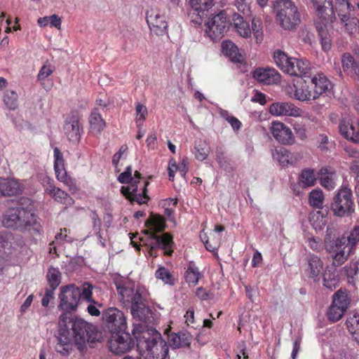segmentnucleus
<instances>
[{"instance_id": "obj_1", "label": "nucleus", "mask_w": 359, "mask_h": 359, "mask_svg": "<svg viewBox=\"0 0 359 359\" xmlns=\"http://www.w3.org/2000/svg\"><path fill=\"white\" fill-rule=\"evenodd\" d=\"M60 333L55 346L57 352L67 355L73 344L82 349L86 343L100 341L101 334L96 327L81 318H68L64 313L60 317Z\"/></svg>"}, {"instance_id": "obj_2", "label": "nucleus", "mask_w": 359, "mask_h": 359, "mask_svg": "<svg viewBox=\"0 0 359 359\" xmlns=\"http://www.w3.org/2000/svg\"><path fill=\"white\" fill-rule=\"evenodd\" d=\"M133 334L137 341L140 354L144 359H165L168 347L161 334L154 329H134Z\"/></svg>"}, {"instance_id": "obj_3", "label": "nucleus", "mask_w": 359, "mask_h": 359, "mask_svg": "<svg viewBox=\"0 0 359 359\" xmlns=\"http://www.w3.org/2000/svg\"><path fill=\"white\" fill-rule=\"evenodd\" d=\"M116 287L121 301L124 304H131V314L140 320H144L150 312L144 302L148 297V292L144 287H135L134 283L124 280L116 283Z\"/></svg>"}, {"instance_id": "obj_4", "label": "nucleus", "mask_w": 359, "mask_h": 359, "mask_svg": "<svg viewBox=\"0 0 359 359\" xmlns=\"http://www.w3.org/2000/svg\"><path fill=\"white\" fill-rule=\"evenodd\" d=\"M316 11L318 19L316 27L320 37L321 46L325 51L330 50L332 46L330 30L333 27L335 20L333 15V7L331 0H311Z\"/></svg>"}, {"instance_id": "obj_5", "label": "nucleus", "mask_w": 359, "mask_h": 359, "mask_svg": "<svg viewBox=\"0 0 359 359\" xmlns=\"http://www.w3.org/2000/svg\"><path fill=\"white\" fill-rule=\"evenodd\" d=\"M302 273L304 277L313 282H318L322 277L324 286L330 289L335 287V283L333 282L339 277L336 269L330 266L325 268L322 259L314 254L307 256L302 266Z\"/></svg>"}, {"instance_id": "obj_6", "label": "nucleus", "mask_w": 359, "mask_h": 359, "mask_svg": "<svg viewBox=\"0 0 359 359\" xmlns=\"http://www.w3.org/2000/svg\"><path fill=\"white\" fill-rule=\"evenodd\" d=\"M141 174L138 171H135L134 176H132V168L130 166L127 167L126 170L121 173L118 177V180L122 184H127L121 188V193L130 201L136 202L138 204H144L149 197L147 195V187L149 182H141Z\"/></svg>"}, {"instance_id": "obj_7", "label": "nucleus", "mask_w": 359, "mask_h": 359, "mask_svg": "<svg viewBox=\"0 0 359 359\" xmlns=\"http://www.w3.org/2000/svg\"><path fill=\"white\" fill-rule=\"evenodd\" d=\"M147 229L144 233L150 236L149 243H147L150 246L149 254L151 256H156L153 253L154 250L158 248H162L164 253L170 255L172 252L171 245L172 238L168 233H164L162 236H156L155 233L163 231L165 228V220L163 217L159 215H151L146 222Z\"/></svg>"}, {"instance_id": "obj_8", "label": "nucleus", "mask_w": 359, "mask_h": 359, "mask_svg": "<svg viewBox=\"0 0 359 359\" xmlns=\"http://www.w3.org/2000/svg\"><path fill=\"white\" fill-rule=\"evenodd\" d=\"M2 223L7 228H18L35 233L41 231V224L36 216L23 208H11L4 213Z\"/></svg>"}, {"instance_id": "obj_9", "label": "nucleus", "mask_w": 359, "mask_h": 359, "mask_svg": "<svg viewBox=\"0 0 359 359\" xmlns=\"http://www.w3.org/2000/svg\"><path fill=\"white\" fill-rule=\"evenodd\" d=\"M273 60L282 72L293 76L302 77L308 72L310 67L307 60L290 57L280 50L273 53Z\"/></svg>"}, {"instance_id": "obj_10", "label": "nucleus", "mask_w": 359, "mask_h": 359, "mask_svg": "<svg viewBox=\"0 0 359 359\" xmlns=\"http://www.w3.org/2000/svg\"><path fill=\"white\" fill-rule=\"evenodd\" d=\"M276 18L285 29H292L300 22L298 9L290 0H276L273 4Z\"/></svg>"}, {"instance_id": "obj_11", "label": "nucleus", "mask_w": 359, "mask_h": 359, "mask_svg": "<svg viewBox=\"0 0 359 359\" xmlns=\"http://www.w3.org/2000/svg\"><path fill=\"white\" fill-rule=\"evenodd\" d=\"M233 24L236 32L242 37L248 39L253 34L257 43H260L264 39V31L262 22L259 19L253 18L252 27L249 23L244 20L243 18L235 13L233 16Z\"/></svg>"}, {"instance_id": "obj_12", "label": "nucleus", "mask_w": 359, "mask_h": 359, "mask_svg": "<svg viewBox=\"0 0 359 359\" xmlns=\"http://www.w3.org/2000/svg\"><path fill=\"white\" fill-rule=\"evenodd\" d=\"M351 189L344 187L340 189L333 198L331 210L337 217H347L352 215L354 211V203Z\"/></svg>"}, {"instance_id": "obj_13", "label": "nucleus", "mask_w": 359, "mask_h": 359, "mask_svg": "<svg viewBox=\"0 0 359 359\" xmlns=\"http://www.w3.org/2000/svg\"><path fill=\"white\" fill-rule=\"evenodd\" d=\"M338 133L346 141L359 144V119L351 113H342L339 120Z\"/></svg>"}, {"instance_id": "obj_14", "label": "nucleus", "mask_w": 359, "mask_h": 359, "mask_svg": "<svg viewBox=\"0 0 359 359\" xmlns=\"http://www.w3.org/2000/svg\"><path fill=\"white\" fill-rule=\"evenodd\" d=\"M325 249L332 255V263L330 266L336 269L344 264L353 252L346 244L344 237H339L325 243Z\"/></svg>"}, {"instance_id": "obj_15", "label": "nucleus", "mask_w": 359, "mask_h": 359, "mask_svg": "<svg viewBox=\"0 0 359 359\" xmlns=\"http://www.w3.org/2000/svg\"><path fill=\"white\" fill-rule=\"evenodd\" d=\"M58 309L69 313L75 311L81 299V290L74 284H69L60 287Z\"/></svg>"}, {"instance_id": "obj_16", "label": "nucleus", "mask_w": 359, "mask_h": 359, "mask_svg": "<svg viewBox=\"0 0 359 359\" xmlns=\"http://www.w3.org/2000/svg\"><path fill=\"white\" fill-rule=\"evenodd\" d=\"M228 20L225 11L211 15L205 23V32L212 40L221 39L227 30Z\"/></svg>"}, {"instance_id": "obj_17", "label": "nucleus", "mask_w": 359, "mask_h": 359, "mask_svg": "<svg viewBox=\"0 0 359 359\" xmlns=\"http://www.w3.org/2000/svg\"><path fill=\"white\" fill-rule=\"evenodd\" d=\"M350 299L346 292L341 290L334 293L332 303L329 307L327 316L331 322H337L339 320L348 308Z\"/></svg>"}, {"instance_id": "obj_18", "label": "nucleus", "mask_w": 359, "mask_h": 359, "mask_svg": "<svg viewBox=\"0 0 359 359\" xmlns=\"http://www.w3.org/2000/svg\"><path fill=\"white\" fill-rule=\"evenodd\" d=\"M108 344L110 351L116 355L125 353L133 346L130 335L123 331L112 333Z\"/></svg>"}, {"instance_id": "obj_19", "label": "nucleus", "mask_w": 359, "mask_h": 359, "mask_svg": "<svg viewBox=\"0 0 359 359\" xmlns=\"http://www.w3.org/2000/svg\"><path fill=\"white\" fill-rule=\"evenodd\" d=\"M104 319L109 327L116 332L124 331L127 327L126 319L123 313L116 308H109L103 314Z\"/></svg>"}, {"instance_id": "obj_20", "label": "nucleus", "mask_w": 359, "mask_h": 359, "mask_svg": "<svg viewBox=\"0 0 359 359\" xmlns=\"http://www.w3.org/2000/svg\"><path fill=\"white\" fill-rule=\"evenodd\" d=\"M270 130L273 137L283 144H292L294 142V137L291 129L283 123L272 122Z\"/></svg>"}, {"instance_id": "obj_21", "label": "nucleus", "mask_w": 359, "mask_h": 359, "mask_svg": "<svg viewBox=\"0 0 359 359\" xmlns=\"http://www.w3.org/2000/svg\"><path fill=\"white\" fill-rule=\"evenodd\" d=\"M25 189L22 181L15 178L0 177V196H14L21 194Z\"/></svg>"}, {"instance_id": "obj_22", "label": "nucleus", "mask_w": 359, "mask_h": 359, "mask_svg": "<svg viewBox=\"0 0 359 359\" xmlns=\"http://www.w3.org/2000/svg\"><path fill=\"white\" fill-rule=\"evenodd\" d=\"M271 114L275 116H302V110L290 102H278L271 104L269 109Z\"/></svg>"}, {"instance_id": "obj_23", "label": "nucleus", "mask_w": 359, "mask_h": 359, "mask_svg": "<svg viewBox=\"0 0 359 359\" xmlns=\"http://www.w3.org/2000/svg\"><path fill=\"white\" fill-rule=\"evenodd\" d=\"M294 97L299 101H310L316 100L315 93L313 90V87L310 83L309 77L306 79L301 78L294 85Z\"/></svg>"}, {"instance_id": "obj_24", "label": "nucleus", "mask_w": 359, "mask_h": 359, "mask_svg": "<svg viewBox=\"0 0 359 359\" xmlns=\"http://www.w3.org/2000/svg\"><path fill=\"white\" fill-rule=\"evenodd\" d=\"M335 6H332L333 10L338 13L341 21L344 23L345 26H351L352 25H355V19L352 18V12L353 11V7L350 4L348 0H335ZM332 2V0H331ZM332 5H333L332 4Z\"/></svg>"}, {"instance_id": "obj_25", "label": "nucleus", "mask_w": 359, "mask_h": 359, "mask_svg": "<svg viewBox=\"0 0 359 359\" xmlns=\"http://www.w3.org/2000/svg\"><path fill=\"white\" fill-rule=\"evenodd\" d=\"M63 130L69 141L77 143L81 137L79 117L76 114L69 115L65 121Z\"/></svg>"}, {"instance_id": "obj_26", "label": "nucleus", "mask_w": 359, "mask_h": 359, "mask_svg": "<svg viewBox=\"0 0 359 359\" xmlns=\"http://www.w3.org/2000/svg\"><path fill=\"white\" fill-rule=\"evenodd\" d=\"M253 78L266 85L278 83L280 81V74L273 68H257L252 72Z\"/></svg>"}, {"instance_id": "obj_27", "label": "nucleus", "mask_w": 359, "mask_h": 359, "mask_svg": "<svg viewBox=\"0 0 359 359\" xmlns=\"http://www.w3.org/2000/svg\"><path fill=\"white\" fill-rule=\"evenodd\" d=\"M54 152V170L56 178L61 182L69 186L72 184V179L67 175L63 156L58 148L55 147Z\"/></svg>"}, {"instance_id": "obj_28", "label": "nucleus", "mask_w": 359, "mask_h": 359, "mask_svg": "<svg viewBox=\"0 0 359 359\" xmlns=\"http://www.w3.org/2000/svg\"><path fill=\"white\" fill-rule=\"evenodd\" d=\"M272 157L283 167L294 165L301 158L300 154L290 153L284 147L276 148L272 151Z\"/></svg>"}, {"instance_id": "obj_29", "label": "nucleus", "mask_w": 359, "mask_h": 359, "mask_svg": "<svg viewBox=\"0 0 359 359\" xmlns=\"http://www.w3.org/2000/svg\"><path fill=\"white\" fill-rule=\"evenodd\" d=\"M147 21L151 30L156 34H161L168 27L165 16L156 11H150L147 13Z\"/></svg>"}, {"instance_id": "obj_30", "label": "nucleus", "mask_w": 359, "mask_h": 359, "mask_svg": "<svg viewBox=\"0 0 359 359\" xmlns=\"http://www.w3.org/2000/svg\"><path fill=\"white\" fill-rule=\"evenodd\" d=\"M310 83L313 87V90L315 93L316 99L319 96L331 88V83L327 78L323 74H318L312 77H309Z\"/></svg>"}, {"instance_id": "obj_31", "label": "nucleus", "mask_w": 359, "mask_h": 359, "mask_svg": "<svg viewBox=\"0 0 359 359\" xmlns=\"http://www.w3.org/2000/svg\"><path fill=\"white\" fill-rule=\"evenodd\" d=\"M342 67L345 72L348 75H359V55L355 56L350 53H344L341 58Z\"/></svg>"}, {"instance_id": "obj_32", "label": "nucleus", "mask_w": 359, "mask_h": 359, "mask_svg": "<svg viewBox=\"0 0 359 359\" xmlns=\"http://www.w3.org/2000/svg\"><path fill=\"white\" fill-rule=\"evenodd\" d=\"M191 11H195L201 20L205 12L210 11L215 5V0H189Z\"/></svg>"}, {"instance_id": "obj_33", "label": "nucleus", "mask_w": 359, "mask_h": 359, "mask_svg": "<svg viewBox=\"0 0 359 359\" xmlns=\"http://www.w3.org/2000/svg\"><path fill=\"white\" fill-rule=\"evenodd\" d=\"M90 130L93 135H99L106 126V123L97 109L92 111L89 117Z\"/></svg>"}, {"instance_id": "obj_34", "label": "nucleus", "mask_w": 359, "mask_h": 359, "mask_svg": "<svg viewBox=\"0 0 359 359\" xmlns=\"http://www.w3.org/2000/svg\"><path fill=\"white\" fill-rule=\"evenodd\" d=\"M192 339L189 332L173 333L170 336L169 343L174 348L188 347Z\"/></svg>"}, {"instance_id": "obj_35", "label": "nucleus", "mask_w": 359, "mask_h": 359, "mask_svg": "<svg viewBox=\"0 0 359 359\" xmlns=\"http://www.w3.org/2000/svg\"><path fill=\"white\" fill-rule=\"evenodd\" d=\"M317 182L316 171L312 168H306L302 170L298 177V183L302 188L313 187Z\"/></svg>"}, {"instance_id": "obj_36", "label": "nucleus", "mask_w": 359, "mask_h": 359, "mask_svg": "<svg viewBox=\"0 0 359 359\" xmlns=\"http://www.w3.org/2000/svg\"><path fill=\"white\" fill-rule=\"evenodd\" d=\"M320 183L327 190H332L336 187L335 173L327 168H322L318 172Z\"/></svg>"}, {"instance_id": "obj_37", "label": "nucleus", "mask_w": 359, "mask_h": 359, "mask_svg": "<svg viewBox=\"0 0 359 359\" xmlns=\"http://www.w3.org/2000/svg\"><path fill=\"white\" fill-rule=\"evenodd\" d=\"M222 51L233 62H239L242 60V55L238 53V48L231 41H224L222 43Z\"/></svg>"}, {"instance_id": "obj_38", "label": "nucleus", "mask_w": 359, "mask_h": 359, "mask_svg": "<svg viewBox=\"0 0 359 359\" xmlns=\"http://www.w3.org/2000/svg\"><path fill=\"white\" fill-rule=\"evenodd\" d=\"M346 325L350 334L359 344V313H355L349 316L346 321Z\"/></svg>"}, {"instance_id": "obj_39", "label": "nucleus", "mask_w": 359, "mask_h": 359, "mask_svg": "<svg viewBox=\"0 0 359 359\" xmlns=\"http://www.w3.org/2000/svg\"><path fill=\"white\" fill-rule=\"evenodd\" d=\"M184 277L189 285L195 286L202 278V273L193 262H190L185 271Z\"/></svg>"}, {"instance_id": "obj_40", "label": "nucleus", "mask_w": 359, "mask_h": 359, "mask_svg": "<svg viewBox=\"0 0 359 359\" xmlns=\"http://www.w3.org/2000/svg\"><path fill=\"white\" fill-rule=\"evenodd\" d=\"M347 156L351 160L349 165L350 170L359 176V149L353 147H346L344 149Z\"/></svg>"}, {"instance_id": "obj_41", "label": "nucleus", "mask_w": 359, "mask_h": 359, "mask_svg": "<svg viewBox=\"0 0 359 359\" xmlns=\"http://www.w3.org/2000/svg\"><path fill=\"white\" fill-rule=\"evenodd\" d=\"M210 152V147L205 141L199 140L195 142L194 154L196 159L203 161L208 158Z\"/></svg>"}, {"instance_id": "obj_42", "label": "nucleus", "mask_w": 359, "mask_h": 359, "mask_svg": "<svg viewBox=\"0 0 359 359\" xmlns=\"http://www.w3.org/2000/svg\"><path fill=\"white\" fill-rule=\"evenodd\" d=\"M55 69V66L48 60L43 64L37 74V81L42 86H44L46 81L53 74Z\"/></svg>"}, {"instance_id": "obj_43", "label": "nucleus", "mask_w": 359, "mask_h": 359, "mask_svg": "<svg viewBox=\"0 0 359 359\" xmlns=\"http://www.w3.org/2000/svg\"><path fill=\"white\" fill-rule=\"evenodd\" d=\"M324 194L321 189H315L312 190L309 195V203L311 206L321 209L323 207L324 203Z\"/></svg>"}, {"instance_id": "obj_44", "label": "nucleus", "mask_w": 359, "mask_h": 359, "mask_svg": "<svg viewBox=\"0 0 359 359\" xmlns=\"http://www.w3.org/2000/svg\"><path fill=\"white\" fill-rule=\"evenodd\" d=\"M346 239V244L353 252L355 246L359 243V225H355L346 236H343Z\"/></svg>"}, {"instance_id": "obj_45", "label": "nucleus", "mask_w": 359, "mask_h": 359, "mask_svg": "<svg viewBox=\"0 0 359 359\" xmlns=\"http://www.w3.org/2000/svg\"><path fill=\"white\" fill-rule=\"evenodd\" d=\"M62 274L57 268L50 267L46 274V278L51 289L55 290L61 283Z\"/></svg>"}, {"instance_id": "obj_46", "label": "nucleus", "mask_w": 359, "mask_h": 359, "mask_svg": "<svg viewBox=\"0 0 359 359\" xmlns=\"http://www.w3.org/2000/svg\"><path fill=\"white\" fill-rule=\"evenodd\" d=\"M37 23L41 27H44L50 25V27L60 30L61 29L62 20L57 15L54 14L50 16L39 18L37 20Z\"/></svg>"}, {"instance_id": "obj_47", "label": "nucleus", "mask_w": 359, "mask_h": 359, "mask_svg": "<svg viewBox=\"0 0 359 359\" xmlns=\"http://www.w3.org/2000/svg\"><path fill=\"white\" fill-rule=\"evenodd\" d=\"M50 196H52L55 201L65 205H72L74 203L73 198L60 188L56 187Z\"/></svg>"}, {"instance_id": "obj_48", "label": "nucleus", "mask_w": 359, "mask_h": 359, "mask_svg": "<svg viewBox=\"0 0 359 359\" xmlns=\"http://www.w3.org/2000/svg\"><path fill=\"white\" fill-rule=\"evenodd\" d=\"M358 262H351L341 270V273L346 276L349 283L353 284L354 277L358 274Z\"/></svg>"}, {"instance_id": "obj_49", "label": "nucleus", "mask_w": 359, "mask_h": 359, "mask_svg": "<svg viewBox=\"0 0 359 359\" xmlns=\"http://www.w3.org/2000/svg\"><path fill=\"white\" fill-rule=\"evenodd\" d=\"M310 223L316 231L323 230L327 224V218L320 212H316L311 215Z\"/></svg>"}, {"instance_id": "obj_50", "label": "nucleus", "mask_w": 359, "mask_h": 359, "mask_svg": "<svg viewBox=\"0 0 359 359\" xmlns=\"http://www.w3.org/2000/svg\"><path fill=\"white\" fill-rule=\"evenodd\" d=\"M157 279L161 280L165 284L173 285L175 278L172 274L164 266H160L155 273Z\"/></svg>"}, {"instance_id": "obj_51", "label": "nucleus", "mask_w": 359, "mask_h": 359, "mask_svg": "<svg viewBox=\"0 0 359 359\" xmlns=\"http://www.w3.org/2000/svg\"><path fill=\"white\" fill-rule=\"evenodd\" d=\"M147 115L148 111L147 107L140 102H137L135 104V121L138 128L143 123Z\"/></svg>"}, {"instance_id": "obj_52", "label": "nucleus", "mask_w": 359, "mask_h": 359, "mask_svg": "<svg viewBox=\"0 0 359 359\" xmlns=\"http://www.w3.org/2000/svg\"><path fill=\"white\" fill-rule=\"evenodd\" d=\"M18 94L13 90H6L4 96V102L10 109L18 107Z\"/></svg>"}, {"instance_id": "obj_53", "label": "nucleus", "mask_w": 359, "mask_h": 359, "mask_svg": "<svg viewBox=\"0 0 359 359\" xmlns=\"http://www.w3.org/2000/svg\"><path fill=\"white\" fill-rule=\"evenodd\" d=\"M79 288L81 290V298L87 302L96 304V301L92 298L93 286L91 284L85 283Z\"/></svg>"}, {"instance_id": "obj_54", "label": "nucleus", "mask_w": 359, "mask_h": 359, "mask_svg": "<svg viewBox=\"0 0 359 359\" xmlns=\"http://www.w3.org/2000/svg\"><path fill=\"white\" fill-rule=\"evenodd\" d=\"M40 182L44 188L45 192L49 195L54 191L56 188L54 185L53 180L46 175H43L40 177Z\"/></svg>"}, {"instance_id": "obj_55", "label": "nucleus", "mask_w": 359, "mask_h": 359, "mask_svg": "<svg viewBox=\"0 0 359 359\" xmlns=\"http://www.w3.org/2000/svg\"><path fill=\"white\" fill-rule=\"evenodd\" d=\"M201 238L205 243L206 249L209 251L213 252L216 250L219 247L220 241V238L219 236H217V238H214L212 242H210L208 239H206L205 233H201Z\"/></svg>"}, {"instance_id": "obj_56", "label": "nucleus", "mask_w": 359, "mask_h": 359, "mask_svg": "<svg viewBox=\"0 0 359 359\" xmlns=\"http://www.w3.org/2000/svg\"><path fill=\"white\" fill-rule=\"evenodd\" d=\"M177 171H178V165L177 164L176 161L172 158L170 159L168 165V176L170 181H174L175 174Z\"/></svg>"}, {"instance_id": "obj_57", "label": "nucleus", "mask_w": 359, "mask_h": 359, "mask_svg": "<svg viewBox=\"0 0 359 359\" xmlns=\"http://www.w3.org/2000/svg\"><path fill=\"white\" fill-rule=\"evenodd\" d=\"M128 147L126 145H123L120 147L118 151L113 156L112 163L115 167L118 166L121 158L126 153Z\"/></svg>"}, {"instance_id": "obj_58", "label": "nucleus", "mask_w": 359, "mask_h": 359, "mask_svg": "<svg viewBox=\"0 0 359 359\" xmlns=\"http://www.w3.org/2000/svg\"><path fill=\"white\" fill-rule=\"evenodd\" d=\"M294 130L300 140H305L307 138V130L304 126L295 124L294 126Z\"/></svg>"}, {"instance_id": "obj_59", "label": "nucleus", "mask_w": 359, "mask_h": 359, "mask_svg": "<svg viewBox=\"0 0 359 359\" xmlns=\"http://www.w3.org/2000/svg\"><path fill=\"white\" fill-rule=\"evenodd\" d=\"M90 217L92 222L93 230H99L102 227V222L95 212H91Z\"/></svg>"}, {"instance_id": "obj_60", "label": "nucleus", "mask_w": 359, "mask_h": 359, "mask_svg": "<svg viewBox=\"0 0 359 359\" xmlns=\"http://www.w3.org/2000/svg\"><path fill=\"white\" fill-rule=\"evenodd\" d=\"M196 295L201 300H208L212 298V294L201 287L197 288Z\"/></svg>"}, {"instance_id": "obj_61", "label": "nucleus", "mask_w": 359, "mask_h": 359, "mask_svg": "<svg viewBox=\"0 0 359 359\" xmlns=\"http://www.w3.org/2000/svg\"><path fill=\"white\" fill-rule=\"evenodd\" d=\"M235 6L238 11L243 13L244 15H247L250 11V8L244 0H236Z\"/></svg>"}, {"instance_id": "obj_62", "label": "nucleus", "mask_w": 359, "mask_h": 359, "mask_svg": "<svg viewBox=\"0 0 359 359\" xmlns=\"http://www.w3.org/2000/svg\"><path fill=\"white\" fill-rule=\"evenodd\" d=\"M308 244L309 246L315 251H319L321 248L320 239L315 237L309 238Z\"/></svg>"}, {"instance_id": "obj_63", "label": "nucleus", "mask_w": 359, "mask_h": 359, "mask_svg": "<svg viewBox=\"0 0 359 359\" xmlns=\"http://www.w3.org/2000/svg\"><path fill=\"white\" fill-rule=\"evenodd\" d=\"M189 162L187 158L182 159L180 165H178V171L180 172L182 177H184L188 172Z\"/></svg>"}, {"instance_id": "obj_64", "label": "nucleus", "mask_w": 359, "mask_h": 359, "mask_svg": "<svg viewBox=\"0 0 359 359\" xmlns=\"http://www.w3.org/2000/svg\"><path fill=\"white\" fill-rule=\"evenodd\" d=\"M54 290L53 289H46L45 294L41 300V304L43 306H47L49 304L50 301L53 299Z\"/></svg>"}]
</instances>
